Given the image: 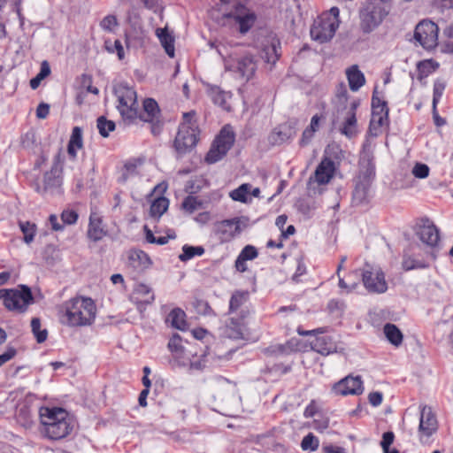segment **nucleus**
Instances as JSON below:
<instances>
[{
    "instance_id": "obj_49",
    "label": "nucleus",
    "mask_w": 453,
    "mask_h": 453,
    "mask_svg": "<svg viewBox=\"0 0 453 453\" xmlns=\"http://www.w3.org/2000/svg\"><path fill=\"white\" fill-rule=\"evenodd\" d=\"M41 321L38 318H33L31 320L32 332L35 334L37 342L42 343L46 341L48 332L46 329L40 330Z\"/></svg>"
},
{
    "instance_id": "obj_50",
    "label": "nucleus",
    "mask_w": 453,
    "mask_h": 453,
    "mask_svg": "<svg viewBox=\"0 0 453 453\" xmlns=\"http://www.w3.org/2000/svg\"><path fill=\"white\" fill-rule=\"evenodd\" d=\"M203 205V203L198 200L197 197L193 196H188L182 202V208L186 211L192 213L195 211L200 209Z\"/></svg>"
},
{
    "instance_id": "obj_42",
    "label": "nucleus",
    "mask_w": 453,
    "mask_h": 453,
    "mask_svg": "<svg viewBox=\"0 0 453 453\" xmlns=\"http://www.w3.org/2000/svg\"><path fill=\"white\" fill-rule=\"evenodd\" d=\"M19 228L24 234L23 240L27 244L31 243L34 241L36 234V226L29 221H19Z\"/></svg>"
},
{
    "instance_id": "obj_31",
    "label": "nucleus",
    "mask_w": 453,
    "mask_h": 453,
    "mask_svg": "<svg viewBox=\"0 0 453 453\" xmlns=\"http://www.w3.org/2000/svg\"><path fill=\"white\" fill-rule=\"evenodd\" d=\"M248 315V311L241 310L238 318L232 317L229 319V322L226 323V327L232 330V333L228 334L229 337L240 338L242 336L243 320Z\"/></svg>"
},
{
    "instance_id": "obj_46",
    "label": "nucleus",
    "mask_w": 453,
    "mask_h": 453,
    "mask_svg": "<svg viewBox=\"0 0 453 453\" xmlns=\"http://www.w3.org/2000/svg\"><path fill=\"white\" fill-rule=\"evenodd\" d=\"M388 116H378L372 114L369 130L372 135H378L380 128L388 123Z\"/></svg>"
},
{
    "instance_id": "obj_41",
    "label": "nucleus",
    "mask_w": 453,
    "mask_h": 453,
    "mask_svg": "<svg viewBox=\"0 0 453 453\" xmlns=\"http://www.w3.org/2000/svg\"><path fill=\"white\" fill-rule=\"evenodd\" d=\"M372 114H378V116H388L387 102L381 100L376 95V90L373 91L372 97Z\"/></svg>"
},
{
    "instance_id": "obj_53",
    "label": "nucleus",
    "mask_w": 453,
    "mask_h": 453,
    "mask_svg": "<svg viewBox=\"0 0 453 453\" xmlns=\"http://www.w3.org/2000/svg\"><path fill=\"white\" fill-rule=\"evenodd\" d=\"M105 43H106V49L109 52L112 53V52L116 51L119 60H122L124 58V56H125L124 48L119 40H116L112 45H111L109 42H106Z\"/></svg>"
},
{
    "instance_id": "obj_6",
    "label": "nucleus",
    "mask_w": 453,
    "mask_h": 453,
    "mask_svg": "<svg viewBox=\"0 0 453 453\" xmlns=\"http://www.w3.org/2000/svg\"><path fill=\"white\" fill-rule=\"evenodd\" d=\"M224 64L226 71L232 72L244 81L253 77L257 67V61L251 54L239 56L231 53L224 59Z\"/></svg>"
},
{
    "instance_id": "obj_25",
    "label": "nucleus",
    "mask_w": 453,
    "mask_h": 453,
    "mask_svg": "<svg viewBox=\"0 0 453 453\" xmlns=\"http://www.w3.org/2000/svg\"><path fill=\"white\" fill-rule=\"evenodd\" d=\"M311 345L313 350L324 356L335 352L337 349L332 337L327 335L317 337Z\"/></svg>"
},
{
    "instance_id": "obj_26",
    "label": "nucleus",
    "mask_w": 453,
    "mask_h": 453,
    "mask_svg": "<svg viewBox=\"0 0 453 453\" xmlns=\"http://www.w3.org/2000/svg\"><path fill=\"white\" fill-rule=\"evenodd\" d=\"M280 43L275 37H271L268 43L265 44L262 50V58L267 63L274 64L280 56Z\"/></svg>"
},
{
    "instance_id": "obj_2",
    "label": "nucleus",
    "mask_w": 453,
    "mask_h": 453,
    "mask_svg": "<svg viewBox=\"0 0 453 453\" xmlns=\"http://www.w3.org/2000/svg\"><path fill=\"white\" fill-rule=\"evenodd\" d=\"M196 111L183 113V121L179 127L174 140V148L179 154H185L193 149L198 141V125L196 119Z\"/></svg>"
},
{
    "instance_id": "obj_35",
    "label": "nucleus",
    "mask_w": 453,
    "mask_h": 453,
    "mask_svg": "<svg viewBox=\"0 0 453 453\" xmlns=\"http://www.w3.org/2000/svg\"><path fill=\"white\" fill-rule=\"evenodd\" d=\"M295 135V131L288 125L280 126L274 129L271 134V141L274 144H280L288 141Z\"/></svg>"
},
{
    "instance_id": "obj_27",
    "label": "nucleus",
    "mask_w": 453,
    "mask_h": 453,
    "mask_svg": "<svg viewBox=\"0 0 453 453\" xmlns=\"http://www.w3.org/2000/svg\"><path fill=\"white\" fill-rule=\"evenodd\" d=\"M17 422L26 429L31 428L35 423L31 407L27 403H20L17 407Z\"/></svg>"
},
{
    "instance_id": "obj_30",
    "label": "nucleus",
    "mask_w": 453,
    "mask_h": 453,
    "mask_svg": "<svg viewBox=\"0 0 453 453\" xmlns=\"http://www.w3.org/2000/svg\"><path fill=\"white\" fill-rule=\"evenodd\" d=\"M349 88L352 91H357L365 83V78L364 73L354 65L346 71Z\"/></svg>"
},
{
    "instance_id": "obj_54",
    "label": "nucleus",
    "mask_w": 453,
    "mask_h": 453,
    "mask_svg": "<svg viewBox=\"0 0 453 453\" xmlns=\"http://www.w3.org/2000/svg\"><path fill=\"white\" fill-rule=\"evenodd\" d=\"M117 25V19L114 15H108L104 17L100 23L101 27L108 32H111Z\"/></svg>"
},
{
    "instance_id": "obj_37",
    "label": "nucleus",
    "mask_w": 453,
    "mask_h": 453,
    "mask_svg": "<svg viewBox=\"0 0 453 453\" xmlns=\"http://www.w3.org/2000/svg\"><path fill=\"white\" fill-rule=\"evenodd\" d=\"M384 334L387 339L395 346H399L403 342V334L394 324H386L384 326Z\"/></svg>"
},
{
    "instance_id": "obj_43",
    "label": "nucleus",
    "mask_w": 453,
    "mask_h": 453,
    "mask_svg": "<svg viewBox=\"0 0 453 453\" xmlns=\"http://www.w3.org/2000/svg\"><path fill=\"white\" fill-rule=\"evenodd\" d=\"M169 201L165 197H159L153 201L150 213L152 217L159 218L167 210Z\"/></svg>"
},
{
    "instance_id": "obj_38",
    "label": "nucleus",
    "mask_w": 453,
    "mask_h": 453,
    "mask_svg": "<svg viewBox=\"0 0 453 453\" xmlns=\"http://www.w3.org/2000/svg\"><path fill=\"white\" fill-rule=\"evenodd\" d=\"M248 295L243 292H235L232 295L229 302V313H236L239 310H242V306L247 302Z\"/></svg>"
},
{
    "instance_id": "obj_3",
    "label": "nucleus",
    "mask_w": 453,
    "mask_h": 453,
    "mask_svg": "<svg viewBox=\"0 0 453 453\" xmlns=\"http://www.w3.org/2000/svg\"><path fill=\"white\" fill-rule=\"evenodd\" d=\"M339 12L337 7H332L319 16L311 27V38L320 43L330 41L339 27Z\"/></svg>"
},
{
    "instance_id": "obj_57",
    "label": "nucleus",
    "mask_w": 453,
    "mask_h": 453,
    "mask_svg": "<svg viewBox=\"0 0 453 453\" xmlns=\"http://www.w3.org/2000/svg\"><path fill=\"white\" fill-rule=\"evenodd\" d=\"M78 219V214L73 210H65L61 213V220L64 224L72 225Z\"/></svg>"
},
{
    "instance_id": "obj_36",
    "label": "nucleus",
    "mask_w": 453,
    "mask_h": 453,
    "mask_svg": "<svg viewBox=\"0 0 453 453\" xmlns=\"http://www.w3.org/2000/svg\"><path fill=\"white\" fill-rule=\"evenodd\" d=\"M185 318V312L180 308H175L169 313L167 321L170 322L173 327L184 331L188 327Z\"/></svg>"
},
{
    "instance_id": "obj_62",
    "label": "nucleus",
    "mask_w": 453,
    "mask_h": 453,
    "mask_svg": "<svg viewBox=\"0 0 453 453\" xmlns=\"http://www.w3.org/2000/svg\"><path fill=\"white\" fill-rule=\"evenodd\" d=\"M50 113V105L45 103H41L36 109V117L38 119H45Z\"/></svg>"
},
{
    "instance_id": "obj_47",
    "label": "nucleus",
    "mask_w": 453,
    "mask_h": 453,
    "mask_svg": "<svg viewBox=\"0 0 453 453\" xmlns=\"http://www.w3.org/2000/svg\"><path fill=\"white\" fill-rule=\"evenodd\" d=\"M356 113L350 112L347 113L345 121L341 129L342 133L349 137L352 136L356 133Z\"/></svg>"
},
{
    "instance_id": "obj_22",
    "label": "nucleus",
    "mask_w": 453,
    "mask_h": 453,
    "mask_svg": "<svg viewBox=\"0 0 453 453\" xmlns=\"http://www.w3.org/2000/svg\"><path fill=\"white\" fill-rule=\"evenodd\" d=\"M105 235L106 231L102 226L100 215L97 212L92 211L89 216L88 237L94 242H98Z\"/></svg>"
},
{
    "instance_id": "obj_15",
    "label": "nucleus",
    "mask_w": 453,
    "mask_h": 453,
    "mask_svg": "<svg viewBox=\"0 0 453 453\" xmlns=\"http://www.w3.org/2000/svg\"><path fill=\"white\" fill-rule=\"evenodd\" d=\"M333 389L340 395H360L364 391L363 381L360 376H348L336 383Z\"/></svg>"
},
{
    "instance_id": "obj_1",
    "label": "nucleus",
    "mask_w": 453,
    "mask_h": 453,
    "mask_svg": "<svg viewBox=\"0 0 453 453\" xmlns=\"http://www.w3.org/2000/svg\"><path fill=\"white\" fill-rule=\"evenodd\" d=\"M63 309V323L70 326L91 325L96 318V304L89 297H73L64 303Z\"/></svg>"
},
{
    "instance_id": "obj_12",
    "label": "nucleus",
    "mask_w": 453,
    "mask_h": 453,
    "mask_svg": "<svg viewBox=\"0 0 453 453\" xmlns=\"http://www.w3.org/2000/svg\"><path fill=\"white\" fill-rule=\"evenodd\" d=\"M215 234L221 243L229 242L242 232L241 219H225L215 225Z\"/></svg>"
},
{
    "instance_id": "obj_28",
    "label": "nucleus",
    "mask_w": 453,
    "mask_h": 453,
    "mask_svg": "<svg viewBox=\"0 0 453 453\" xmlns=\"http://www.w3.org/2000/svg\"><path fill=\"white\" fill-rule=\"evenodd\" d=\"M156 35L157 36L161 45L165 49L166 54L170 58L174 57V37L168 31V28L165 27L164 28H157Z\"/></svg>"
},
{
    "instance_id": "obj_44",
    "label": "nucleus",
    "mask_w": 453,
    "mask_h": 453,
    "mask_svg": "<svg viewBox=\"0 0 453 453\" xmlns=\"http://www.w3.org/2000/svg\"><path fill=\"white\" fill-rule=\"evenodd\" d=\"M204 253V249L202 246H189L184 245L182 247V253L179 256V259L182 262H186L195 256H202Z\"/></svg>"
},
{
    "instance_id": "obj_4",
    "label": "nucleus",
    "mask_w": 453,
    "mask_h": 453,
    "mask_svg": "<svg viewBox=\"0 0 453 453\" xmlns=\"http://www.w3.org/2000/svg\"><path fill=\"white\" fill-rule=\"evenodd\" d=\"M0 300L8 311L23 313L34 303V296L29 287L19 285L17 288L0 289Z\"/></svg>"
},
{
    "instance_id": "obj_55",
    "label": "nucleus",
    "mask_w": 453,
    "mask_h": 453,
    "mask_svg": "<svg viewBox=\"0 0 453 453\" xmlns=\"http://www.w3.org/2000/svg\"><path fill=\"white\" fill-rule=\"evenodd\" d=\"M394 439L395 434L393 432L388 431L383 434L382 440L380 441V446L384 453H389V447L393 443Z\"/></svg>"
},
{
    "instance_id": "obj_23",
    "label": "nucleus",
    "mask_w": 453,
    "mask_h": 453,
    "mask_svg": "<svg viewBox=\"0 0 453 453\" xmlns=\"http://www.w3.org/2000/svg\"><path fill=\"white\" fill-rule=\"evenodd\" d=\"M168 348L180 365L186 366L188 365V357H185L186 350L182 345V339L178 334H174L170 339Z\"/></svg>"
},
{
    "instance_id": "obj_48",
    "label": "nucleus",
    "mask_w": 453,
    "mask_h": 453,
    "mask_svg": "<svg viewBox=\"0 0 453 453\" xmlns=\"http://www.w3.org/2000/svg\"><path fill=\"white\" fill-rule=\"evenodd\" d=\"M375 175L374 166L368 163L364 169H362L357 178V180L366 183V185H370L372 182V180Z\"/></svg>"
},
{
    "instance_id": "obj_63",
    "label": "nucleus",
    "mask_w": 453,
    "mask_h": 453,
    "mask_svg": "<svg viewBox=\"0 0 453 453\" xmlns=\"http://www.w3.org/2000/svg\"><path fill=\"white\" fill-rule=\"evenodd\" d=\"M433 119L437 127H442L446 124V120L441 118L437 111V105H432Z\"/></svg>"
},
{
    "instance_id": "obj_39",
    "label": "nucleus",
    "mask_w": 453,
    "mask_h": 453,
    "mask_svg": "<svg viewBox=\"0 0 453 453\" xmlns=\"http://www.w3.org/2000/svg\"><path fill=\"white\" fill-rule=\"evenodd\" d=\"M251 185L249 183H243L239 188L230 192V197L238 202L247 203L249 200V195L250 193Z\"/></svg>"
},
{
    "instance_id": "obj_8",
    "label": "nucleus",
    "mask_w": 453,
    "mask_h": 453,
    "mask_svg": "<svg viewBox=\"0 0 453 453\" xmlns=\"http://www.w3.org/2000/svg\"><path fill=\"white\" fill-rule=\"evenodd\" d=\"M234 142V133L231 127H224L208 151L205 161L209 164H214L221 160L232 148Z\"/></svg>"
},
{
    "instance_id": "obj_58",
    "label": "nucleus",
    "mask_w": 453,
    "mask_h": 453,
    "mask_svg": "<svg viewBox=\"0 0 453 453\" xmlns=\"http://www.w3.org/2000/svg\"><path fill=\"white\" fill-rule=\"evenodd\" d=\"M412 173L417 178H426L429 174V167L425 164H416L412 169Z\"/></svg>"
},
{
    "instance_id": "obj_16",
    "label": "nucleus",
    "mask_w": 453,
    "mask_h": 453,
    "mask_svg": "<svg viewBox=\"0 0 453 453\" xmlns=\"http://www.w3.org/2000/svg\"><path fill=\"white\" fill-rule=\"evenodd\" d=\"M334 162L331 158L326 157L317 166L313 176L310 178V182L314 180L319 185L327 184L334 177Z\"/></svg>"
},
{
    "instance_id": "obj_5",
    "label": "nucleus",
    "mask_w": 453,
    "mask_h": 453,
    "mask_svg": "<svg viewBox=\"0 0 453 453\" xmlns=\"http://www.w3.org/2000/svg\"><path fill=\"white\" fill-rule=\"evenodd\" d=\"M114 91L119 103L117 109L122 119L133 122L138 118L139 104L136 91L126 83L117 85Z\"/></svg>"
},
{
    "instance_id": "obj_13",
    "label": "nucleus",
    "mask_w": 453,
    "mask_h": 453,
    "mask_svg": "<svg viewBox=\"0 0 453 453\" xmlns=\"http://www.w3.org/2000/svg\"><path fill=\"white\" fill-rule=\"evenodd\" d=\"M152 262L147 253L141 250H130L127 259V268L134 277L150 268Z\"/></svg>"
},
{
    "instance_id": "obj_60",
    "label": "nucleus",
    "mask_w": 453,
    "mask_h": 453,
    "mask_svg": "<svg viewBox=\"0 0 453 453\" xmlns=\"http://www.w3.org/2000/svg\"><path fill=\"white\" fill-rule=\"evenodd\" d=\"M17 351L14 348L9 347L4 353L0 355V366L10 361L16 355Z\"/></svg>"
},
{
    "instance_id": "obj_11",
    "label": "nucleus",
    "mask_w": 453,
    "mask_h": 453,
    "mask_svg": "<svg viewBox=\"0 0 453 453\" xmlns=\"http://www.w3.org/2000/svg\"><path fill=\"white\" fill-rule=\"evenodd\" d=\"M438 429V422L432 409L424 406L420 412V419L418 426V435L420 441L426 443L430 436H432Z\"/></svg>"
},
{
    "instance_id": "obj_56",
    "label": "nucleus",
    "mask_w": 453,
    "mask_h": 453,
    "mask_svg": "<svg viewBox=\"0 0 453 453\" xmlns=\"http://www.w3.org/2000/svg\"><path fill=\"white\" fill-rule=\"evenodd\" d=\"M258 255L257 249L252 245L245 246L239 256H241L244 260H252L255 259Z\"/></svg>"
},
{
    "instance_id": "obj_14",
    "label": "nucleus",
    "mask_w": 453,
    "mask_h": 453,
    "mask_svg": "<svg viewBox=\"0 0 453 453\" xmlns=\"http://www.w3.org/2000/svg\"><path fill=\"white\" fill-rule=\"evenodd\" d=\"M39 418L41 424L44 427L43 430L53 426V424L55 425L70 418L65 410L58 407H41L39 409Z\"/></svg>"
},
{
    "instance_id": "obj_61",
    "label": "nucleus",
    "mask_w": 453,
    "mask_h": 453,
    "mask_svg": "<svg viewBox=\"0 0 453 453\" xmlns=\"http://www.w3.org/2000/svg\"><path fill=\"white\" fill-rule=\"evenodd\" d=\"M382 399L383 395L380 392H372L368 395L369 403L374 407L380 405Z\"/></svg>"
},
{
    "instance_id": "obj_18",
    "label": "nucleus",
    "mask_w": 453,
    "mask_h": 453,
    "mask_svg": "<svg viewBox=\"0 0 453 453\" xmlns=\"http://www.w3.org/2000/svg\"><path fill=\"white\" fill-rule=\"evenodd\" d=\"M233 17L240 26L242 34L247 33L256 21V15L243 4H237L234 11L228 15Z\"/></svg>"
},
{
    "instance_id": "obj_51",
    "label": "nucleus",
    "mask_w": 453,
    "mask_h": 453,
    "mask_svg": "<svg viewBox=\"0 0 453 453\" xmlns=\"http://www.w3.org/2000/svg\"><path fill=\"white\" fill-rule=\"evenodd\" d=\"M319 446V441L312 433H309L307 435H305L301 442V448L303 450L310 449L315 451L318 449Z\"/></svg>"
},
{
    "instance_id": "obj_34",
    "label": "nucleus",
    "mask_w": 453,
    "mask_h": 453,
    "mask_svg": "<svg viewBox=\"0 0 453 453\" xmlns=\"http://www.w3.org/2000/svg\"><path fill=\"white\" fill-rule=\"evenodd\" d=\"M370 185L362 181L356 180L355 188L352 194V203L360 205L367 202L369 196Z\"/></svg>"
},
{
    "instance_id": "obj_20",
    "label": "nucleus",
    "mask_w": 453,
    "mask_h": 453,
    "mask_svg": "<svg viewBox=\"0 0 453 453\" xmlns=\"http://www.w3.org/2000/svg\"><path fill=\"white\" fill-rule=\"evenodd\" d=\"M131 300L136 303L137 309L142 311L144 304H151L155 300V295L152 288L148 285L137 284L131 295Z\"/></svg>"
},
{
    "instance_id": "obj_19",
    "label": "nucleus",
    "mask_w": 453,
    "mask_h": 453,
    "mask_svg": "<svg viewBox=\"0 0 453 453\" xmlns=\"http://www.w3.org/2000/svg\"><path fill=\"white\" fill-rule=\"evenodd\" d=\"M62 158L61 152L59 151L54 159V164L50 171L45 173L43 177L44 190L58 188L62 183L61 172H62Z\"/></svg>"
},
{
    "instance_id": "obj_7",
    "label": "nucleus",
    "mask_w": 453,
    "mask_h": 453,
    "mask_svg": "<svg viewBox=\"0 0 453 453\" xmlns=\"http://www.w3.org/2000/svg\"><path fill=\"white\" fill-rule=\"evenodd\" d=\"M388 15V12L380 3L367 1L360 10V27L365 34L374 30Z\"/></svg>"
},
{
    "instance_id": "obj_32",
    "label": "nucleus",
    "mask_w": 453,
    "mask_h": 453,
    "mask_svg": "<svg viewBox=\"0 0 453 453\" xmlns=\"http://www.w3.org/2000/svg\"><path fill=\"white\" fill-rule=\"evenodd\" d=\"M208 95L215 104H218L226 111L230 110V106L227 103V100L230 98L229 93L222 90L218 86H211L208 89Z\"/></svg>"
},
{
    "instance_id": "obj_21",
    "label": "nucleus",
    "mask_w": 453,
    "mask_h": 453,
    "mask_svg": "<svg viewBox=\"0 0 453 453\" xmlns=\"http://www.w3.org/2000/svg\"><path fill=\"white\" fill-rule=\"evenodd\" d=\"M74 426V423L72 418H68L62 422L53 424L46 430H43L45 436L50 440H60L71 434Z\"/></svg>"
},
{
    "instance_id": "obj_59",
    "label": "nucleus",
    "mask_w": 453,
    "mask_h": 453,
    "mask_svg": "<svg viewBox=\"0 0 453 453\" xmlns=\"http://www.w3.org/2000/svg\"><path fill=\"white\" fill-rule=\"evenodd\" d=\"M403 267L404 270L409 271L415 268H422L425 267V265L416 262L414 259H412L411 257L404 256L403 259Z\"/></svg>"
},
{
    "instance_id": "obj_9",
    "label": "nucleus",
    "mask_w": 453,
    "mask_h": 453,
    "mask_svg": "<svg viewBox=\"0 0 453 453\" xmlns=\"http://www.w3.org/2000/svg\"><path fill=\"white\" fill-rule=\"evenodd\" d=\"M361 276L363 284L369 293L382 294L388 290L385 274L379 266L365 264Z\"/></svg>"
},
{
    "instance_id": "obj_40",
    "label": "nucleus",
    "mask_w": 453,
    "mask_h": 453,
    "mask_svg": "<svg viewBox=\"0 0 453 453\" xmlns=\"http://www.w3.org/2000/svg\"><path fill=\"white\" fill-rule=\"evenodd\" d=\"M334 104L337 109V113L347 109L348 104V91L346 87L342 84L336 92L335 98L334 100Z\"/></svg>"
},
{
    "instance_id": "obj_24",
    "label": "nucleus",
    "mask_w": 453,
    "mask_h": 453,
    "mask_svg": "<svg viewBox=\"0 0 453 453\" xmlns=\"http://www.w3.org/2000/svg\"><path fill=\"white\" fill-rule=\"evenodd\" d=\"M159 107L157 103L152 98H147L143 102L142 111H138V118L145 122H153L159 116Z\"/></svg>"
},
{
    "instance_id": "obj_33",
    "label": "nucleus",
    "mask_w": 453,
    "mask_h": 453,
    "mask_svg": "<svg viewBox=\"0 0 453 453\" xmlns=\"http://www.w3.org/2000/svg\"><path fill=\"white\" fill-rule=\"evenodd\" d=\"M82 130L80 127H74L67 146L68 155L74 159L77 156V150L82 148Z\"/></svg>"
},
{
    "instance_id": "obj_45",
    "label": "nucleus",
    "mask_w": 453,
    "mask_h": 453,
    "mask_svg": "<svg viewBox=\"0 0 453 453\" xmlns=\"http://www.w3.org/2000/svg\"><path fill=\"white\" fill-rule=\"evenodd\" d=\"M96 126L99 131V134L103 137H108L109 133L115 129V122L112 120H108L105 117L101 116L97 119Z\"/></svg>"
},
{
    "instance_id": "obj_10",
    "label": "nucleus",
    "mask_w": 453,
    "mask_h": 453,
    "mask_svg": "<svg viewBox=\"0 0 453 453\" xmlns=\"http://www.w3.org/2000/svg\"><path fill=\"white\" fill-rule=\"evenodd\" d=\"M438 26L431 20H422L415 27L414 41L426 50L438 45Z\"/></svg>"
},
{
    "instance_id": "obj_64",
    "label": "nucleus",
    "mask_w": 453,
    "mask_h": 453,
    "mask_svg": "<svg viewBox=\"0 0 453 453\" xmlns=\"http://www.w3.org/2000/svg\"><path fill=\"white\" fill-rule=\"evenodd\" d=\"M314 133H315V131H313L312 128L307 127L303 132L302 139L300 141V144L303 145V146L306 145L311 141V139L312 138Z\"/></svg>"
},
{
    "instance_id": "obj_17",
    "label": "nucleus",
    "mask_w": 453,
    "mask_h": 453,
    "mask_svg": "<svg viewBox=\"0 0 453 453\" xmlns=\"http://www.w3.org/2000/svg\"><path fill=\"white\" fill-rule=\"evenodd\" d=\"M417 234L423 243L431 247L435 246L440 240L438 228L428 219H421Z\"/></svg>"
},
{
    "instance_id": "obj_29",
    "label": "nucleus",
    "mask_w": 453,
    "mask_h": 453,
    "mask_svg": "<svg viewBox=\"0 0 453 453\" xmlns=\"http://www.w3.org/2000/svg\"><path fill=\"white\" fill-rule=\"evenodd\" d=\"M142 165L141 159H130L127 161L121 170L119 181L126 182L129 179L136 177L140 174V168Z\"/></svg>"
},
{
    "instance_id": "obj_52",
    "label": "nucleus",
    "mask_w": 453,
    "mask_h": 453,
    "mask_svg": "<svg viewBox=\"0 0 453 453\" xmlns=\"http://www.w3.org/2000/svg\"><path fill=\"white\" fill-rule=\"evenodd\" d=\"M445 88L446 82L443 80L438 79L434 81L433 88V105L438 104L443 95Z\"/></svg>"
}]
</instances>
